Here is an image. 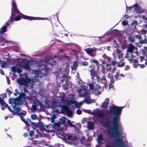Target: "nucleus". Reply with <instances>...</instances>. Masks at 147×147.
I'll list each match as a JSON object with an SVG mask.
<instances>
[{
	"instance_id": "13d9d810",
	"label": "nucleus",
	"mask_w": 147,
	"mask_h": 147,
	"mask_svg": "<svg viewBox=\"0 0 147 147\" xmlns=\"http://www.w3.org/2000/svg\"><path fill=\"white\" fill-rule=\"evenodd\" d=\"M116 52L117 54H120L121 52L120 50L119 49H117L116 50Z\"/></svg>"
},
{
	"instance_id": "79ce46f5",
	"label": "nucleus",
	"mask_w": 147,
	"mask_h": 147,
	"mask_svg": "<svg viewBox=\"0 0 147 147\" xmlns=\"http://www.w3.org/2000/svg\"><path fill=\"white\" fill-rule=\"evenodd\" d=\"M95 86H96V87H95L96 90H98L101 88V86L98 85H95Z\"/></svg>"
},
{
	"instance_id": "a18cd8bd",
	"label": "nucleus",
	"mask_w": 147,
	"mask_h": 147,
	"mask_svg": "<svg viewBox=\"0 0 147 147\" xmlns=\"http://www.w3.org/2000/svg\"><path fill=\"white\" fill-rule=\"evenodd\" d=\"M105 59V60L109 62H110L111 61V57L107 56V58Z\"/></svg>"
},
{
	"instance_id": "864d4df0",
	"label": "nucleus",
	"mask_w": 147,
	"mask_h": 147,
	"mask_svg": "<svg viewBox=\"0 0 147 147\" xmlns=\"http://www.w3.org/2000/svg\"><path fill=\"white\" fill-rule=\"evenodd\" d=\"M88 64V63L87 62H84L82 63V65L84 66H86Z\"/></svg>"
},
{
	"instance_id": "a211bd4d",
	"label": "nucleus",
	"mask_w": 147,
	"mask_h": 147,
	"mask_svg": "<svg viewBox=\"0 0 147 147\" xmlns=\"http://www.w3.org/2000/svg\"><path fill=\"white\" fill-rule=\"evenodd\" d=\"M31 64L29 63H24L22 65V67L27 71L30 69Z\"/></svg>"
},
{
	"instance_id": "e2e57ef3",
	"label": "nucleus",
	"mask_w": 147,
	"mask_h": 147,
	"mask_svg": "<svg viewBox=\"0 0 147 147\" xmlns=\"http://www.w3.org/2000/svg\"><path fill=\"white\" fill-rule=\"evenodd\" d=\"M144 59V57H140V60L141 62Z\"/></svg>"
},
{
	"instance_id": "f8f14e48",
	"label": "nucleus",
	"mask_w": 147,
	"mask_h": 147,
	"mask_svg": "<svg viewBox=\"0 0 147 147\" xmlns=\"http://www.w3.org/2000/svg\"><path fill=\"white\" fill-rule=\"evenodd\" d=\"M96 49L95 47L92 48H87L86 49V51L90 56L94 57L96 55Z\"/></svg>"
},
{
	"instance_id": "ddd939ff",
	"label": "nucleus",
	"mask_w": 147,
	"mask_h": 147,
	"mask_svg": "<svg viewBox=\"0 0 147 147\" xmlns=\"http://www.w3.org/2000/svg\"><path fill=\"white\" fill-rule=\"evenodd\" d=\"M137 49L136 47L132 44H130L127 50V54H128V53H137Z\"/></svg>"
},
{
	"instance_id": "680f3d73",
	"label": "nucleus",
	"mask_w": 147,
	"mask_h": 147,
	"mask_svg": "<svg viewBox=\"0 0 147 147\" xmlns=\"http://www.w3.org/2000/svg\"><path fill=\"white\" fill-rule=\"evenodd\" d=\"M113 87V84L109 83V89L112 88Z\"/></svg>"
},
{
	"instance_id": "6e6552de",
	"label": "nucleus",
	"mask_w": 147,
	"mask_h": 147,
	"mask_svg": "<svg viewBox=\"0 0 147 147\" xmlns=\"http://www.w3.org/2000/svg\"><path fill=\"white\" fill-rule=\"evenodd\" d=\"M26 96V95L25 93H22L20 94L18 98L15 99H10L9 100V103L11 104L13 108V106L16 107V106H18L19 107L23 104Z\"/></svg>"
},
{
	"instance_id": "6ab92c4d",
	"label": "nucleus",
	"mask_w": 147,
	"mask_h": 147,
	"mask_svg": "<svg viewBox=\"0 0 147 147\" xmlns=\"http://www.w3.org/2000/svg\"><path fill=\"white\" fill-rule=\"evenodd\" d=\"M13 11H12V13L11 14L9 20L5 23V26H8L9 25L10 23L12 22L14 20V18L13 17Z\"/></svg>"
},
{
	"instance_id": "69168bd1",
	"label": "nucleus",
	"mask_w": 147,
	"mask_h": 147,
	"mask_svg": "<svg viewBox=\"0 0 147 147\" xmlns=\"http://www.w3.org/2000/svg\"><path fill=\"white\" fill-rule=\"evenodd\" d=\"M115 67H114L111 71L112 72L114 73L115 71Z\"/></svg>"
},
{
	"instance_id": "5fc2aeb1",
	"label": "nucleus",
	"mask_w": 147,
	"mask_h": 147,
	"mask_svg": "<svg viewBox=\"0 0 147 147\" xmlns=\"http://www.w3.org/2000/svg\"><path fill=\"white\" fill-rule=\"evenodd\" d=\"M147 33V31L144 30H142V33L143 34H145Z\"/></svg>"
},
{
	"instance_id": "052dcab7",
	"label": "nucleus",
	"mask_w": 147,
	"mask_h": 147,
	"mask_svg": "<svg viewBox=\"0 0 147 147\" xmlns=\"http://www.w3.org/2000/svg\"><path fill=\"white\" fill-rule=\"evenodd\" d=\"M142 43H146L147 42V39H145L143 41H142Z\"/></svg>"
},
{
	"instance_id": "72a5a7b5",
	"label": "nucleus",
	"mask_w": 147,
	"mask_h": 147,
	"mask_svg": "<svg viewBox=\"0 0 147 147\" xmlns=\"http://www.w3.org/2000/svg\"><path fill=\"white\" fill-rule=\"evenodd\" d=\"M119 71H117L116 73V74L115 75V78L116 80H118L120 79L118 78V76H119Z\"/></svg>"
},
{
	"instance_id": "1a4fd4ad",
	"label": "nucleus",
	"mask_w": 147,
	"mask_h": 147,
	"mask_svg": "<svg viewBox=\"0 0 147 147\" xmlns=\"http://www.w3.org/2000/svg\"><path fill=\"white\" fill-rule=\"evenodd\" d=\"M83 111L85 113H86L91 115H96L101 119L105 117V114L103 112L98 109H97L93 112H91L90 110L84 109Z\"/></svg>"
},
{
	"instance_id": "f03ea898",
	"label": "nucleus",
	"mask_w": 147,
	"mask_h": 147,
	"mask_svg": "<svg viewBox=\"0 0 147 147\" xmlns=\"http://www.w3.org/2000/svg\"><path fill=\"white\" fill-rule=\"evenodd\" d=\"M56 62L54 60V58L51 57H47L45 58L43 62H42V65H41V69L40 71L38 70H34L33 72V75L34 76L32 79L29 78L28 76H26L24 78H22L18 80V82L20 85L28 86L30 83L31 84L30 86L32 87L34 85V82H37L39 81V78H41L44 75H46L49 69L48 66L50 65L53 66L56 64Z\"/></svg>"
},
{
	"instance_id": "20e7f679",
	"label": "nucleus",
	"mask_w": 147,
	"mask_h": 147,
	"mask_svg": "<svg viewBox=\"0 0 147 147\" xmlns=\"http://www.w3.org/2000/svg\"><path fill=\"white\" fill-rule=\"evenodd\" d=\"M13 110L9 108V111L12 113L13 115H19L20 117L22 120L23 121L26 125H29L30 123L34 125L36 127L38 126V123H33L31 122V120L29 119H27L26 120L24 119L23 116L25 115L26 112L25 111L21 110L19 108L13 107Z\"/></svg>"
},
{
	"instance_id": "b1692460",
	"label": "nucleus",
	"mask_w": 147,
	"mask_h": 147,
	"mask_svg": "<svg viewBox=\"0 0 147 147\" xmlns=\"http://www.w3.org/2000/svg\"><path fill=\"white\" fill-rule=\"evenodd\" d=\"M88 128L90 129H94V125L92 121H89L87 122Z\"/></svg>"
},
{
	"instance_id": "7ed1b4c3",
	"label": "nucleus",
	"mask_w": 147,
	"mask_h": 147,
	"mask_svg": "<svg viewBox=\"0 0 147 147\" xmlns=\"http://www.w3.org/2000/svg\"><path fill=\"white\" fill-rule=\"evenodd\" d=\"M11 5V14L12 13V11H13V17L14 18V20L16 21H18L21 19V17L19 15L20 14L21 15V17L22 18L25 19H29L31 20H44L46 19V18L35 17L28 16L22 14L18 9L16 3L14 0H12Z\"/></svg>"
},
{
	"instance_id": "473e14b6",
	"label": "nucleus",
	"mask_w": 147,
	"mask_h": 147,
	"mask_svg": "<svg viewBox=\"0 0 147 147\" xmlns=\"http://www.w3.org/2000/svg\"><path fill=\"white\" fill-rule=\"evenodd\" d=\"M67 123L71 127H74L75 126V125L72 123L69 120H67Z\"/></svg>"
},
{
	"instance_id": "412c9836",
	"label": "nucleus",
	"mask_w": 147,
	"mask_h": 147,
	"mask_svg": "<svg viewBox=\"0 0 147 147\" xmlns=\"http://www.w3.org/2000/svg\"><path fill=\"white\" fill-rule=\"evenodd\" d=\"M84 99V100L83 101H81L79 102H75L74 105L78 109L81 106V105H83L84 102H86V101Z\"/></svg>"
},
{
	"instance_id": "4d7b16f0",
	"label": "nucleus",
	"mask_w": 147,
	"mask_h": 147,
	"mask_svg": "<svg viewBox=\"0 0 147 147\" xmlns=\"http://www.w3.org/2000/svg\"><path fill=\"white\" fill-rule=\"evenodd\" d=\"M102 57L104 59H105L107 58V56L106 54H104L102 55Z\"/></svg>"
},
{
	"instance_id": "5701e85b",
	"label": "nucleus",
	"mask_w": 147,
	"mask_h": 147,
	"mask_svg": "<svg viewBox=\"0 0 147 147\" xmlns=\"http://www.w3.org/2000/svg\"><path fill=\"white\" fill-rule=\"evenodd\" d=\"M92 80V82L89 84H88V85L89 86L90 89L91 90H94V86H95L96 84L95 81L93 80Z\"/></svg>"
},
{
	"instance_id": "c85d7f7f",
	"label": "nucleus",
	"mask_w": 147,
	"mask_h": 147,
	"mask_svg": "<svg viewBox=\"0 0 147 147\" xmlns=\"http://www.w3.org/2000/svg\"><path fill=\"white\" fill-rule=\"evenodd\" d=\"M67 120H68L66 119V118L63 117L62 118L60 119V122L63 124L65 123L66 121H67Z\"/></svg>"
},
{
	"instance_id": "49530a36",
	"label": "nucleus",
	"mask_w": 147,
	"mask_h": 147,
	"mask_svg": "<svg viewBox=\"0 0 147 147\" xmlns=\"http://www.w3.org/2000/svg\"><path fill=\"white\" fill-rule=\"evenodd\" d=\"M61 123L59 122L55 123V125L58 127H59L61 126Z\"/></svg>"
},
{
	"instance_id": "ea45409f",
	"label": "nucleus",
	"mask_w": 147,
	"mask_h": 147,
	"mask_svg": "<svg viewBox=\"0 0 147 147\" xmlns=\"http://www.w3.org/2000/svg\"><path fill=\"white\" fill-rule=\"evenodd\" d=\"M94 63L96 64L97 67V69H98L99 67L100 64L98 61L96 60L95 62Z\"/></svg>"
},
{
	"instance_id": "8fccbe9b",
	"label": "nucleus",
	"mask_w": 147,
	"mask_h": 147,
	"mask_svg": "<svg viewBox=\"0 0 147 147\" xmlns=\"http://www.w3.org/2000/svg\"><path fill=\"white\" fill-rule=\"evenodd\" d=\"M110 82L109 83L110 84H113L114 83V80L113 78H112L111 79H110Z\"/></svg>"
},
{
	"instance_id": "c9c22d12",
	"label": "nucleus",
	"mask_w": 147,
	"mask_h": 147,
	"mask_svg": "<svg viewBox=\"0 0 147 147\" xmlns=\"http://www.w3.org/2000/svg\"><path fill=\"white\" fill-rule=\"evenodd\" d=\"M31 118L33 120H35L37 118V116L35 114H33L31 115Z\"/></svg>"
},
{
	"instance_id": "dca6fc26",
	"label": "nucleus",
	"mask_w": 147,
	"mask_h": 147,
	"mask_svg": "<svg viewBox=\"0 0 147 147\" xmlns=\"http://www.w3.org/2000/svg\"><path fill=\"white\" fill-rule=\"evenodd\" d=\"M135 7L134 10L136 11L138 14H140L141 13L144 11L143 10L141 11L140 9V7L137 5H134L133 7H129L127 8V10H130L133 7Z\"/></svg>"
},
{
	"instance_id": "4468645a",
	"label": "nucleus",
	"mask_w": 147,
	"mask_h": 147,
	"mask_svg": "<svg viewBox=\"0 0 147 147\" xmlns=\"http://www.w3.org/2000/svg\"><path fill=\"white\" fill-rule=\"evenodd\" d=\"M11 70L14 73H20L22 71L21 69V66L19 64H16L15 66H13L11 68Z\"/></svg>"
},
{
	"instance_id": "4be33fe9",
	"label": "nucleus",
	"mask_w": 147,
	"mask_h": 147,
	"mask_svg": "<svg viewBox=\"0 0 147 147\" xmlns=\"http://www.w3.org/2000/svg\"><path fill=\"white\" fill-rule=\"evenodd\" d=\"M41 129L42 130H47L49 131H51L52 130L50 129L51 127L50 126H46V125H42L40 127Z\"/></svg>"
},
{
	"instance_id": "c03bdc74",
	"label": "nucleus",
	"mask_w": 147,
	"mask_h": 147,
	"mask_svg": "<svg viewBox=\"0 0 147 147\" xmlns=\"http://www.w3.org/2000/svg\"><path fill=\"white\" fill-rule=\"evenodd\" d=\"M76 113L78 115H80L82 113V111L78 109L76 111Z\"/></svg>"
},
{
	"instance_id": "774afa93",
	"label": "nucleus",
	"mask_w": 147,
	"mask_h": 147,
	"mask_svg": "<svg viewBox=\"0 0 147 147\" xmlns=\"http://www.w3.org/2000/svg\"><path fill=\"white\" fill-rule=\"evenodd\" d=\"M140 66L141 68H143L145 67V66L144 64H141L140 65Z\"/></svg>"
},
{
	"instance_id": "e433bc0d",
	"label": "nucleus",
	"mask_w": 147,
	"mask_h": 147,
	"mask_svg": "<svg viewBox=\"0 0 147 147\" xmlns=\"http://www.w3.org/2000/svg\"><path fill=\"white\" fill-rule=\"evenodd\" d=\"M107 76L110 79L113 78V74L111 73H109L107 75Z\"/></svg>"
},
{
	"instance_id": "f3484780",
	"label": "nucleus",
	"mask_w": 147,
	"mask_h": 147,
	"mask_svg": "<svg viewBox=\"0 0 147 147\" xmlns=\"http://www.w3.org/2000/svg\"><path fill=\"white\" fill-rule=\"evenodd\" d=\"M109 99L108 98H106L105 101L100 106L101 107L104 109H107L109 104Z\"/></svg>"
},
{
	"instance_id": "de8ad7c7",
	"label": "nucleus",
	"mask_w": 147,
	"mask_h": 147,
	"mask_svg": "<svg viewBox=\"0 0 147 147\" xmlns=\"http://www.w3.org/2000/svg\"><path fill=\"white\" fill-rule=\"evenodd\" d=\"M130 68V66H129L128 65H127L126 66L125 68V71H127Z\"/></svg>"
},
{
	"instance_id": "603ef678",
	"label": "nucleus",
	"mask_w": 147,
	"mask_h": 147,
	"mask_svg": "<svg viewBox=\"0 0 147 147\" xmlns=\"http://www.w3.org/2000/svg\"><path fill=\"white\" fill-rule=\"evenodd\" d=\"M6 92L7 93H8L9 94H11V92L10 90H9L8 88L6 90Z\"/></svg>"
},
{
	"instance_id": "bb28decb",
	"label": "nucleus",
	"mask_w": 147,
	"mask_h": 147,
	"mask_svg": "<svg viewBox=\"0 0 147 147\" xmlns=\"http://www.w3.org/2000/svg\"><path fill=\"white\" fill-rule=\"evenodd\" d=\"M79 75V73H77V78L76 79V81L77 83L79 84H82H82H84V82H83L81 80L80 78V77L78 76V75Z\"/></svg>"
},
{
	"instance_id": "f257e3e1",
	"label": "nucleus",
	"mask_w": 147,
	"mask_h": 147,
	"mask_svg": "<svg viewBox=\"0 0 147 147\" xmlns=\"http://www.w3.org/2000/svg\"><path fill=\"white\" fill-rule=\"evenodd\" d=\"M123 107H124L114 105L110 107L108 113L110 116H115L112 120L107 119L103 123L104 125L107 129L109 137L111 138H115L116 140L113 142L112 141L105 140L102 135H99L98 136L97 139L98 143L101 144V141H104L106 147H125L127 145V142H124L120 138L123 135V127L120 121Z\"/></svg>"
},
{
	"instance_id": "6e6d98bb",
	"label": "nucleus",
	"mask_w": 147,
	"mask_h": 147,
	"mask_svg": "<svg viewBox=\"0 0 147 147\" xmlns=\"http://www.w3.org/2000/svg\"><path fill=\"white\" fill-rule=\"evenodd\" d=\"M135 37L139 38L140 40L141 38V36L140 35H136V36Z\"/></svg>"
},
{
	"instance_id": "7c9ffc66",
	"label": "nucleus",
	"mask_w": 147,
	"mask_h": 147,
	"mask_svg": "<svg viewBox=\"0 0 147 147\" xmlns=\"http://www.w3.org/2000/svg\"><path fill=\"white\" fill-rule=\"evenodd\" d=\"M67 115L69 117H71L73 115V113L72 111H68L67 112Z\"/></svg>"
},
{
	"instance_id": "2eb2a0df",
	"label": "nucleus",
	"mask_w": 147,
	"mask_h": 147,
	"mask_svg": "<svg viewBox=\"0 0 147 147\" xmlns=\"http://www.w3.org/2000/svg\"><path fill=\"white\" fill-rule=\"evenodd\" d=\"M0 104L1 105V109L2 110H3L5 108V107H7L9 109H11V108L9 107L7 104L0 97Z\"/></svg>"
},
{
	"instance_id": "2f4dec72",
	"label": "nucleus",
	"mask_w": 147,
	"mask_h": 147,
	"mask_svg": "<svg viewBox=\"0 0 147 147\" xmlns=\"http://www.w3.org/2000/svg\"><path fill=\"white\" fill-rule=\"evenodd\" d=\"M106 70L107 71H110L111 69V67L110 65L109 64H106Z\"/></svg>"
},
{
	"instance_id": "39448f33",
	"label": "nucleus",
	"mask_w": 147,
	"mask_h": 147,
	"mask_svg": "<svg viewBox=\"0 0 147 147\" xmlns=\"http://www.w3.org/2000/svg\"><path fill=\"white\" fill-rule=\"evenodd\" d=\"M84 84H81L80 88L78 90L79 96L80 97H83L86 101V103L89 104L95 102L94 100L90 98V94L86 90L85 86H83Z\"/></svg>"
},
{
	"instance_id": "58836bf2",
	"label": "nucleus",
	"mask_w": 147,
	"mask_h": 147,
	"mask_svg": "<svg viewBox=\"0 0 147 147\" xmlns=\"http://www.w3.org/2000/svg\"><path fill=\"white\" fill-rule=\"evenodd\" d=\"M34 131H35L36 133L37 134V137H39L41 136V134L39 132V131L37 129H34Z\"/></svg>"
},
{
	"instance_id": "cd10ccee",
	"label": "nucleus",
	"mask_w": 147,
	"mask_h": 147,
	"mask_svg": "<svg viewBox=\"0 0 147 147\" xmlns=\"http://www.w3.org/2000/svg\"><path fill=\"white\" fill-rule=\"evenodd\" d=\"M129 41L131 42H134L135 41L134 37L133 36H130L128 37Z\"/></svg>"
},
{
	"instance_id": "09e8293b",
	"label": "nucleus",
	"mask_w": 147,
	"mask_h": 147,
	"mask_svg": "<svg viewBox=\"0 0 147 147\" xmlns=\"http://www.w3.org/2000/svg\"><path fill=\"white\" fill-rule=\"evenodd\" d=\"M101 69H102L103 70V74H104V75L103 76H105V71H104L105 70V67L104 66V65H102L101 66Z\"/></svg>"
},
{
	"instance_id": "9d476101",
	"label": "nucleus",
	"mask_w": 147,
	"mask_h": 147,
	"mask_svg": "<svg viewBox=\"0 0 147 147\" xmlns=\"http://www.w3.org/2000/svg\"><path fill=\"white\" fill-rule=\"evenodd\" d=\"M56 77L57 81L59 79L61 83H63L65 80V83L67 87L69 85V82L67 80L68 77L66 75H63L61 71L59 72L58 73L56 76Z\"/></svg>"
},
{
	"instance_id": "3c124183",
	"label": "nucleus",
	"mask_w": 147,
	"mask_h": 147,
	"mask_svg": "<svg viewBox=\"0 0 147 147\" xmlns=\"http://www.w3.org/2000/svg\"><path fill=\"white\" fill-rule=\"evenodd\" d=\"M142 19L143 20L146 21L147 20V16L145 15H143L142 16Z\"/></svg>"
},
{
	"instance_id": "393cba45",
	"label": "nucleus",
	"mask_w": 147,
	"mask_h": 147,
	"mask_svg": "<svg viewBox=\"0 0 147 147\" xmlns=\"http://www.w3.org/2000/svg\"><path fill=\"white\" fill-rule=\"evenodd\" d=\"M7 27L5 26H3L0 29V33L1 34H3L5 32H6Z\"/></svg>"
},
{
	"instance_id": "9b49d317",
	"label": "nucleus",
	"mask_w": 147,
	"mask_h": 147,
	"mask_svg": "<svg viewBox=\"0 0 147 147\" xmlns=\"http://www.w3.org/2000/svg\"><path fill=\"white\" fill-rule=\"evenodd\" d=\"M39 107L40 109H44L45 106L40 103L38 100H36L33 103L31 108V111H34L36 110L37 107Z\"/></svg>"
},
{
	"instance_id": "0e129e2a",
	"label": "nucleus",
	"mask_w": 147,
	"mask_h": 147,
	"mask_svg": "<svg viewBox=\"0 0 147 147\" xmlns=\"http://www.w3.org/2000/svg\"><path fill=\"white\" fill-rule=\"evenodd\" d=\"M0 73L2 75H3L4 74L2 69H0Z\"/></svg>"
},
{
	"instance_id": "a19ab883",
	"label": "nucleus",
	"mask_w": 147,
	"mask_h": 147,
	"mask_svg": "<svg viewBox=\"0 0 147 147\" xmlns=\"http://www.w3.org/2000/svg\"><path fill=\"white\" fill-rule=\"evenodd\" d=\"M62 88L64 90H66L68 89V87L65 84H63L62 85Z\"/></svg>"
},
{
	"instance_id": "f704fd0d",
	"label": "nucleus",
	"mask_w": 147,
	"mask_h": 147,
	"mask_svg": "<svg viewBox=\"0 0 147 147\" xmlns=\"http://www.w3.org/2000/svg\"><path fill=\"white\" fill-rule=\"evenodd\" d=\"M0 97L3 100V99L5 98H6V94L5 93H3L1 94L0 95Z\"/></svg>"
},
{
	"instance_id": "338daca9",
	"label": "nucleus",
	"mask_w": 147,
	"mask_h": 147,
	"mask_svg": "<svg viewBox=\"0 0 147 147\" xmlns=\"http://www.w3.org/2000/svg\"><path fill=\"white\" fill-rule=\"evenodd\" d=\"M122 55L121 54H119L118 55V57L119 59H120L122 57Z\"/></svg>"
},
{
	"instance_id": "0eeeda50",
	"label": "nucleus",
	"mask_w": 147,
	"mask_h": 147,
	"mask_svg": "<svg viewBox=\"0 0 147 147\" xmlns=\"http://www.w3.org/2000/svg\"><path fill=\"white\" fill-rule=\"evenodd\" d=\"M90 67L92 68V69L90 70V75L92 76L91 78L93 80H96L98 82L103 84L105 87L107 86V80L105 78V76H102V78H100L99 76H97L95 71L94 66L92 65L90 66Z\"/></svg>"
},
{
	"instance_id": "423d86ee",
	"label": "nucleus",
	"mask_w": 147,
	"mask_h": 147,
	"mask_svg": "<svg viewBox=\"0 0 147 147\" xmlns=\"http://www.w3.org/2000/svg\"><path fill=\"white\" fill-rule=\"evenodd\" d=\"M62 131L60 132H57V136L58 137L64 140L65 142L68 144H71L76 143L77 140L75 137L69 134H66L65 135L64 133L62 134Z\"/></svg>"
},
{
	"instance_id": "4c0bfd02",
	"label": "nucleus",
	"mask_w": 147,
	"mask_h": 147,
	"mask_svg": "<svg viewBox=\"0 0 147 147\" xmlns=\"http://www.w3.org/2000/svg\"><path fill=\"white\" fill-rule=\"evenodd\" d=\"M128 21L127 20H123L122 22V24L123 26H126L127 24Z\"/></svg>"
},
{
	"instance_id": "c756f323",
	"label": "nucleus",
	"mask_w": 147,
	"mask_h": 147,
	"mask_svg": "<svg viewBox=\"0 0 147 147\" xmlns=\"http://www.w3.org/2000/svg\"><path fill=\"white\" fill-rule=\"evenodd\" d=\"M60 97L61 98V99L64 100L65 99V94L63 92H61L59 93Z\"/></svg>"
},
{
	"instance_id": "a878e982",
	"label": "nucleus",
	"mask_w": 147,
	"mask_h": 147,
	"mask_svg": "<svg viewBox=\"0 0 147 147\" xmlns=\"http://www.w3.org/2000/svg\"><path fill=\"white\" fill-rule=\"evenodd\" d=\"M117 67H123L125 65V63L122 61H120L117 63Z\"/></svg>"
},
{
	"instance_id": "aec40b11",
	"label": "nucleus",
	"mask_w": 147,
	"mask_h": 147,
	"mask_svg": "<svg viewBox=\"0 0 147 147\" xmlns=\"http://www.w3.org/2000/svg\"><path fill=\"white\" fill-rule=\"evenodd\" d=\"M78 66L77 63L76 61H75L73 63L72 65L71 66V68L72 70V73L74 74Z\"/></svg>"
},
{
	"instance_id": "37998d69",
	"label": "nucleus",
	"mask_w": 147,
	"mask_h": 147,
	"mask_svg": "<svg viewBox=\"0 0 147 147\" xmlns=\"http://www.w3.org/2000/svg\"><path fill=\"white\" fill-rule=\"evenodd\" d=\"M34 134V132L32 130L29 133V135L30 136H32Z\"/></svg>"
},
{
	"instance_id": "bf43d9fd",
	"label": "nucleus",
	"mask_w": 147,
	"mask_h": 147,
	"mask_svg": "<svg viewBox=\"0 0 147 147\" xmlns=\"http://www.w3.org/2000/svg\"><path fill=\"white\" fill-rule=\"evenodd\" d=\"M96 61V60L94 59H92L90 60V62L92 63H94Z\"/></svg>"
}]
</instances>
